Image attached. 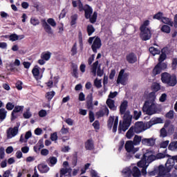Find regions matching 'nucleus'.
Masks as SVG:
<instances>
[{"mask_svg":"<svg viewBox=\"0 0 177 177\" xmlns=\"http://www.w3.org/2000/svg\"><path fill=\"white\" fill-rule=\"evenodd\" d=\"M72 6L73 8H77L79 12H84V17L86 19H91V16H92V13H93L92 7L88 4H86L84 7V4L81 0H73Z\"/></svg>","mask_w":177,"mask_h":177,"instance_id":"nucleus-1","label":"nucleus"},{"mask_svg":"<svg viewBox=\"0 0 177 177\" xmlns=\"http://www.w3.org/2000/svg\"><path fill=\"white\" fill-rule=\"evenodd\" d=\"M142 113L147 115H153V114H160L161 107L154 102L145 101L142 106Z\"/></svg>","mask_w":177,"mask_h":177,"instance_id":"nucleus-2","label":"nucleus"},{"mask_svg":"<svg viewBox=\"0 0 177 177\" xmlns=\"http://www.w3.org/2000/svg\"><path fill=\"white\" fill-rule=\"evenodd\" d=\"M165 49V48L162 49V54L158 58V63L155 66L152 71L153 77L158 75V74H161L162 71L167 70V65L163 62L164 60L167 59V54L164 52Z\"/></svg>","mask_w":177,"mask_h":177,"instance_id":"nucleus-3","label":"nucleus"},{"mask_svg":"<svg viewBox=\"0 0 177 177\" xmlns=\"http://www.w3.org/2000/svg\"><path fill=\"white\" fill-rule=\"evenodd\" d=\"M161 81L162 84H166L168 86H175L177 84L176 76L165 72L161 73Z\"/></svg>","mask_w":177,"mask_h":177,"instance_id":"nucleus-4","label":"nucleus"},{"mask_svg":"<svg viewBox=\"0 0 177 177\" xmlns=\"http://www.w3.org/2000/svg\"><path fill=\"white\" fill-rule=\"evenodd\" d=\"M41 23L44 31L48 34V35H53L52 27H55L56 26V21L55 19L53 18H49L47 19V22L46 19H41Z\"/></svg>","mask_w":177,"mask_h":177,"instance_id":"nucleus-5","label":"nucleus"},{"mask_svg":"<svg viewBox=\"0 0 177 177\" xmlns=\"http://www.w3.org/2000/svg\"><path fill=\"white\" fill-rule=\"evenodd\" d=\"M107 127L109 129L113 128V133L117 132V128L118 127V116H110L107 121Z\"/></svg>","mask_w":177,"mask_h":177,"instance_id":"nucleus-6","label":"nucleus"},{"mask_svg":"<svg viewBox=\"0 0 177 177\" xmlns=\"http://www.w3.org/2000/svg\"><path fill=\"white\" fill-rule=\"evenodd\" d=\"M19 127L20 124L17 123V125L14 127V128L10 127L7 130V139H12V138H15V136L19 133Z\"/></svg>","mask_w":177,"mask_h":177,"instance_id":"nucleus-7","label":"nucleus"},{"mask_svg":"<svg viewBox=\"0 0 177 177\" xmlns=\"http://www.w3.org/2000/svg\"><path fill=\"white\" fill-rule=\"evenodd\" d=\"M23 110H24V106H15L14 109L12 110L11 113V118L10 120L11 121H15L19 117V115H17V113H20L21 111L22 112Z\"/></svg>","mask_w":177,"mask_h":177,"instance_id":"nucleus-8","label":"nucleus"},{"mask_svg":"<svg viewBox=\"0 0 177 177\" xmlns=\"http://www.w3.org/2000/svg\"><path fill=\"white\" fill-rule=\"evenodd\" d=\"M100 48H102V40L100 37H97L91 45V49L93 53H97V49H100Z\"/></svg>","mask_w":177,"mask_h":177,"instance_id":"nucleus-9","label":"nucleus"},{"mask_svg":"<svg viewBox=\"0 0 177 177\" xmlns=\"http://www.w3.org/2000/svg\"><path fill=\"white\" fill-rule=\"evenodd\" d=\"M142 41H149L151 38V31L150 29H140Z\"/></svg>","mask_w":177,"mask_h":177,"instance_id":"nucleus-10","label":"nucleus"},{"mask_svg":"<svg viewBox=\"0 0 177 177\" xmlns=\"http://www.w3.org/2000/svg\"><path fill=\"white\" fill-rule=\"evenodd\" d=\"M126 60L129 64H135L138 62V57L135 53H130L126 55Z\"/></svg>","mask_w":177,"mask_h":177,"instance_id":"nucleus-11","label":"nucleus"},{"mask_svg":"<svg viewBox=\"0 0 177 177\" xmlns=\"http://www.w3.org/2000/svg\"><path fill=\"white\" fill-rule=\"evenodd\" d=\"M39 70H41V68L38 65L35 66L32 70V74L37 81L42 78V75H41Z\"/></svg>","mask_w":177,"mask_h":177,"instance_id":"nucleus-12","label":"nucleus"},{"mask_svg":"<svg viewBox=\"0 0 177 177\" xmlns=\"http://www.w3.org/2000/svg\"><path fill=\"white\" fill-rule=\"evenodd\" d=\"M142 145H143L144 146H148L150 147H153V146H154V145H156V139H154L153 138H142Z\"/></svg>","mask_w":177,"mask_h":177,"instance_id":"nucleus-13","label":"nucleus"},{"mask_svg":"<svg viewBox=\"0 0 177 177\" xmlns=\"http://www.w3.org/2000/svg\"><path fill=\"white\" fill-rule=\"evenodd\" d=\"M145 130V124H143V122H136L135 123L134 132L136 133H140V132H143Z\"/></svg>","mask_w":177,"mask_h":177,"instance_id":"nucleus-14","label":"nucleus"},{"mask_svg":"<svg viewBox=\"0 0 177 177\" xmlns=\"http://www.w3.org/2000/svg\"><path fill=\"white\" fill-rule=\"evenodd\" d=\"M86 106V109L88 110H92L93 109V97L92 96V94L87 95Z\"/></svg>","mask_w":177,"mask_h":177,"instance_id":"nucleus-15","label":"nucleus"},{"mask_svg":"<svg viewBox=\"0 0 177 177\" xmlns=\"http://www.w3.org/2000/svg\"><path fill=\"white\" fill-rule=\"evenodd\" d=\"M123 124L131 125L132 122V115H131L129 111H127L125 113H123Z\"/></svg>","mask_w":177,"mask_h":177,"instance_id":"nucleus-16","label":"nucleus"},{"mask_svg":"<svg viewBox=\"0 0 177 177\" xmlns=\"http://www.w3.org/2000/svg\"><path fill=\"white\" fill-rule=\"evenodd\" d=\"M106 104L110 110H112V111H115V110H117V106H115V101H114V100L108 98L106 100Z\"/></svg>","mask_w":177,"mask_h":177,"instance_id":"nucleus-17","label":"nucleus"},{"mask_svg":"<svg viewBox=\"0 0 177 177\" xmlns=\"http://www.w3.org/2000/svg\"><path fill=\"white\" fill-rule=\"evenodd\" d=\"M128 108V101H123L120 106V114L124 115L127 113V109Z\"/></svg>","mask_w":177,"mask_h":177,"instance_id":"nucleus-18","label":"nucleus"},{"mask_svg":"<svg viewBox=\"0 0 177 177\" xmlns=\"http://www.w3.org/2000/svg\"><path fill=\"white\" fill-rule=\"evenodd\" d=\"M124 69H122L120 71L119 75L118 76V79H117V84H121L122 85H125V77H124Z\"/></svg>","mask_w":177,"mask_h":177,"instance_id":"nucleus-19","label":"nucleus"},{"mask_svg":"<svg viewBox=\"0 0 177 177\" xmlns=\"http://www.w3.org/2000/svg\"><path fill=\"white\" fill-rule=\"evenodd\" d=\"M110 111H109V108L105 107L103 110L101 109L99 111L96 112L95 115L97 118H101V117H104V114L109 115Z\"/></svg>","mask_w":177,"mask_h":177,"instance_id":"nucleus-20","label":"nucleus"},{"mask_svg":"<svg viewBox=\"0 0 177 177\" xmlns=\"http://www.w3.org/2000/svg\"><path fill=\"white\" fill-rule=\"evenodd\" d=\"M86 150H93L95 149V144H93V140L90 138L84 143Z\"/></svg>","mask_w":177,"mask_h":177,"instance_id":"nucleus-21","label":"nucleus"},{"mask_svg":"<svg viewBox=\"0 0 177 177\" xmlns=\"http://www.w3.org/2000/svg\"><path fill=\"white\" fill-rule=\"evenodd\" d=\"M133 146H135V145L133 144V141L132 140L127 141L124 145L126 151H127V153H131V151H132V150L133 149Z\"/></svg>","mask_w":177,"mask_h":177,"instance_id":"nucleus-22","label":"nucleus"},{"mask_svg":"<svg viewBox=\"0 0 177 177\" xmlns=\"http://www.w3.org/2000/svg\"><path fill=\"white\" fill-rule=\"evenodd\" d=\"M161 21L162 23H163V24H165V26H169L170 27H174V21H172V19L171 18L163 17Z\"/></svg>","mask_w":177,"mask_h":177,"instance_id":"nucleus-23","label":"nucleus"},{"mask_svg":"<svg viewBox=\"0 0 177 177\" xmlns=\"http://www.w3.org/2000/svg\"><path fill=\"white\" fill-rule=\"evenodd\" d=\"M129 127H131V124H124L123 122V124H121V122H120L119 124V127H118V133H121L123 131V132H125V131H127Z\"/></svg>","mask_w":177,"mask_h":177,"instance_id":"nucleus-24","label":"nucleus"},{"mask_svg":"<svg viewBox=\"0 0 177 177\" xmlns=\"http://www.w3.org/2000/svg\"><path fill=\"white\" fill-rule=\"evenodd\" d=\"M131 175L133 177H140L142 176V173L140 169H139L138 167L135 166L131 170Z\"/></svg>","mask_w":177,"mask_h":177,"instance_id":"nucleus-25","label":"nucleus"},{"mask_svg":"<svg viewBox=\"0 0 177 177\" xmlns=\"http://www.w3.org/2000/svg\"><path fill=\"white\" fill-rule=\"evenodd\" d=\"M37 169L41 172V174H46L48 171H49V167L46 165H39L37 167Z\"/></svg>","mask_w":177,"mask_h":177,"instance_id":"nucleus-26","label":"nucleus"},{"mask_svg":"<svg viewBox=\"0 0 177 177\" xmlns=\"http://www.w3.org/2000/svg\"><path fill=\"white\" fill-rule=\"evenodd\" d=\"M8 115V111L5 108L0 109V121L2 122L6 119Z\"/></svg>","mask_w":177,"mask_h":177,"instance_id":"nucleus-27","label":"nucleus"},{"mask_svg":"<svg viewBox=\"0 0 177 177\" xmlns=\"http://www.w3.org/2000/svg\"><path fill=\"white\" fill-rule=\"evenodd\" d=\"M167 153V149H165L163 153H158L156 154V158L157 160H161L162 158H165V157H167V158H171V155H169Z\"/></svg>","mask_w":177,"mask_h":177,"instance_id":"nucleus-28","label":"nucleus"},{"mask_svg":"<svg viewBox=\"0 0 177 177\" xmlns=\"http://www.w3.org/2000/svg\"><path fill=\"white\" fill-rule=\"evenodd\" d=\"M133 135H135V127L132 126L127 132L126 137L127 138V139H132Z\"/></svg>","mask_w":177,"mask_h":177,"instance_id":"nucleus-29","label":"nucleus"},{"mask_svg":"<svg viewBox=\"0 0 177 177\" xmlns=\"http://www.w3.org/2000/svg\"><path fill=\"white\" fill-rule=\"evenodd\" d=\"M52 53L49 51L44 52L41 54V59H43L46 62H48L50 59Z\"/></svg>","mask_w":177,"mask_h":177,"instance_id":"nucleus-30","label":"nucleus"},{"mask_svg":"<svg viewBox=\"0 0 177 177\" xmlns=\"http://www.w3.org/2000/svg\"><path fill=\"white\" fill-rule=\"evenodd\" d=\"M160 31L165 34H169L171 32V27L169 25H162L160 28Z\"/></svg>","mask_w":177,"mask_h":177,"instance_id":"nucleus-31","label":"nucleus"},{"mask_svg":"<svg viewBox=\"0 0 177 177\" xmlns=\"http://www.w3.org/2000/svg\"><path fill=\"white\" fill-rule=\"evenodd\" d=\"M168 149L171 150V151H177V141L170 142Z\"/></svg>","mask_w":177,"mask_h":177,"instance_id":"nucleus-32","label":"nucleus"},{"mask_svg":"<svg viewBox=\"0 0 177 177\" xmlns=\"http://www.w3.org/2000/svg\"><path fill=\"white\" fill-rule=\"evenodd\" d=\"M142 136L136 135L133 138V143L134 146H138V145H140V142L142 143Z\"/></svg>","mask_w":177,"mask_h":177,"instance_id":"nucleus-33","label":"nucleus"},{"mask_svg":"<svg viewBox=\"0 0 177 177\" xmlns=\"http://www.w3.org/2000/svg\"><path fill=\"white\" fill-rule=\"evenodd\" d=\"M56 93L54 91L47 92L46 93V98L47 99V100H48V102H50V100L53 99Z\"/></svg>","mask_w":177,"mask_h":177,"instance_id":"nucleus-34","label":"nucleus"},{"mask_svg":"<svg viewBox=\"0 0 177 177\" xmlns=\"http://www.w3.org/2000/svg\"><path fill=\"white\" fill-rule=\"evenodd\" d=\"M156 92H151L148 95L149 100H147V102H151V103H154V102H156Z\"/></svg>","mask_w":177,"mask_h":177,"instance_id":"nucleus-35","label":"nucleus"},{"mask_svg":"<svg viewBox=\"0 0 177 177\" xmlns=\"http://www.w3.org/2000/svg\"><path fill=\"white\" fill-rule=\"evenodd\" d=\"M164 13L161 12H158L153 16V20H158L159 21H162V18L164 17Z\"/></svg>","mask_w":177,"mask_h":177,"instance_id":"nucleus-36","label":"nucleus"},{"mask_svg":"<svg viewBox=\"0 0 177 177\" xmlns=\"http://www.w3.org/2000/svg\"><path fill=\"white\" fill-rule=\"evenodd\" d=\"M68 172H71V168H62L59 171V177L64 176V175H66V174H68Z\"/></svg>","mask_w":177,"mask_h":177,"instance_id":"nucleus-37","label":"nucleus"},{"mask_svg":"<svg viewBox=\"0 0 177 177\" xmlns=\"http://www.w3.org/2000/svg\"><path fill=\"white\" fill-rule=\"evenodd\" d=\"M88 19L90 20V23L95 24V23H96V20H97V12L95 11L93 15H91Z\"/></svg>","mask_w":177,"mask_h":177,"instance_id":"nucleus-38","label":"nucleus"},{"mask_svg":"<svg viewBox=\"0 0 177 177\" xmlns=\"http://www.w3.org/2000/svg\"><path fill=\"white\" fill-rule=\"evenodd\" d=\"M150 53H151V55H153V56H156V55H160V53H161V51H160V50L154 48V47H150L149 49Z\"/></svg>","mask_w":177,"mask_h":177,"instance_id":"nucleus-39","label":"nucleus"},{"mask_svg":"<svg viewBox=\"0 0 177 177\" xmlns=\"http://www.w3.org/2000/svg\"><path fill=\"white\" fill-rule=\"evenodd\" d=\"M96 30L93 27V25H88L87 26V33L88 37H91L93 32H95Z\"/></svg>","mask_w":177,"mask_h":177,"instance_id":"nucleus-40","label":"nucleus"},{"mask_svg":"<svg viewBox=\"0 0 177 177\" xmlns=\"http://www.w3.org/2000/svg\"><path fill=\"white\" fill-rule=\"evenodd\" d=\"M122 173L124 174V177L132 176V170H131L129 168L124 169Z\"/></svg>","mask_w":177,"mask_h":177,"instance_id":"nucleus-41","label":"nucleus"},{"mask_svg":"<svg viewBox=\"0 0 177 177\" xmlns=\"http://www.w3.org/2000/svg\"><path fill=\"white\" fill-rule=\"evenodd\" d=\"M71 26H75V24H77V20L78 19V15L77 14H75L71 17Z\"/></svg>","mask_w":177,"mask_h":177,"instance_id":"nucleus-42","label":"nucleus"},{"mask_svg":"<svg viewBox=\"0 0 177 177\" xmlns=\"http://www.w3.org/2000/svg\"><path fill=\"white\" fill-rule=\"evenodd\" d=\"M151 89L153 91V92H158L160 89H161V86H160V84L158 83H154L152 86Z\"/></svg>","mask_w":177,"mask_h":177,"instance_id":"nucleus-43","label":"nucleus"},{"mask_svg":"<svg viewBox=\"0 0 177 177\" xmlns=\"http://www.w3.org/2000/svg\"><path fill=\"white\" fill-rule=\"evenodd\" d=\"M6 109L8 111H12V110H13V109H15V103L8 102L6 105Z\"/></svg>","mask_w":177,"mask_h":177,"instance_id":"nucleus-44","label":"nucleus"},{"mask_svg":"<svg viewBox=\"0 0 177 177\" xmlns=\"http://www.w3.org/2000/svg\"><path fill=\"white\" fill-rule=\"evenodd\" d=\"M142 115V111H133V118L134 120H139L140 118V116Z\"/></svg>","mask_w":177,"mask_h":177,"instance_id":"nucleus-45","label":"nucleus"},{"mask_svg":"<svg viewBox=\"0 0 177 177\" xmlns=\"http://www.w3.org/2000/svg\"><path fill=\"white\" fill-rule=\"evenodd\" d=\"M150 24V21L146 20L143 22L142 25L140 27V30H146V29H149L147 28V26Z\"/></svg>","mask_w":177,"mask_h":177,"instance_id":"nucleus-46","label":"nucleus"},{"mask_svg":"<svg viewBox=\"0 0 177 177\" xmlns=\"http://www.w3.org/2000/svg\"><path fill=\"white\" fill-rule=\"evenodd\" d=\"M49 160V162L50 164H51V165H56V164L57 163V158L55 157V156H51L48 158Z\"/></svg>","mask_w":177,"mask_h":177,"instance_id":"nucleus-47","label":"nucleus"},{"mask_svg":"<svg viewBox=\"0 0 177 177\" xmlns=\"http://www.w3.org/2000/svg\"><path fill=\"white\" fill-rule=\"evenodd\" d=\"M9 39L12 42H15V41H18L19 35H17V34H12L9 36Z\"/></svg>","mask_w":177,"mask_h":177,"instance_id":"nucleus-48","label":"nucleus"},{"mask_svg":"<svg viewBox=\"0 0 177 177\" xmlns=\"http://www.w3.org/2000/svg\"><path fill=\"white\" fill-rule=\"evenodd\" d=\"M166 118H169V120H174V111L170 110L165 115Z\"/></svg>","mask_w":177,"mask_h":177,"instance_id":"nucleus-49","label":"nucleus"},{"mask_svg":"<svg viewBox=\"0 0 177 177\" xmlns=\"http://www.w3.org/2000/svg\"><path fill=\"white\" fill-rule=\"evenodd\" d=\"M168 145H169V140L163 141L160 144V149H167V147H168Z\"/></svg>","mask_w":177,"mask_h":177,"instance_id":"nucleus-50","label":"nucleus"},{"mask_svg":"<svg viewBox=\"0 0 177 177\" xmlns=\"http://www.w3.org/2000/svg\"><path fill=\"white\" fill-rule=\"evenodd\" d=\"M71 52L72 53L71 54L72 56H75V55L77 54V42H75L73 44V47H72V48L71 50Z\"/></svg>","mask_w":177,"mask_h":177,"instance_id":"nucleus-51","label":"nucleus"},{"mask_svg":"<svg viewBox=\"0 0 177 177\" xmlns=\"http://www.w3.org/2000/svg\"><path fill=\"white\" fill-rule=\"evenodd\" d=\"M72 74L73 77L75 78H78V67L73 66Z\"/></svg>","mask_w":177,"mask_h":177,"instance_id":"nucleus-52","label":"nucleus"},{"mask_svg":"<svg viewBox=\"0 0 177 177\" xmlns=\"http://www.w3.org/2000/svg\"><path fill=\"white\" fill-rule=\"evenodd\" d=\"M148 160H150V162L152 161H156V160H157V155H153L149 152Z\"/></svg>","mask_w":177,"mask_h":177,"instance_id":"nucleus-53","label":"nucleus"},{"mask_svg":"<svg viewBox=\"0 0 177 177\" xmlns=\"http://www.w3.org/2000/svg\"><path fill=\"white\" fill-rule=\"evenodd\" d=\"M15 86L18 91H21L23 89V82L20 80L17 81Z\"/></svg>","mask_w":177,"mask_h":177,"instance_id":"nucleus-54","label":"nucleus"},{"mask_svg":"<svg viewBox=\"0 0 177 177\" xmlns=\"http://www.w3.org/2000/svg\"><path fill=\"white\" fill-rule=\"evenodd\" d=\"M88 118L90 120V122H93V121H95V113H93V111H89Z\"/></svg>","mask_w":177,"mask_h":177,"instance_id":"nucleus-55","label":"nucleus"},{"mask_svg":"<svg viewBox=\"0 0 177 177\" xmlns=\"http://www.w3.org/2000/svg\"><path fill=\"white\" fill-rule=\"evenodd\" d=\"M77 162H78V157L77 155H75L72 158V165H73V167H77Z\"/></svg>","mask_w":177,"mask_h":177,"instance_id":"nucleus-56","label":"nucleus"},{"mask_svg":"<svg viewBox=\"0 0 177 177\" xmlns=\"http://www.w3.org/2000/svg\"><path fill=\"white\" fill-rule=\"evenodd\" d=\"M167 135H168V133L167 132V130H165V128H162L160 129V136H162V138H166Z\"/></svg>","mask_w":177,"mask_h":177,"instance_id":"nucleus-57","label":"nucleus"},{"mask_svg":"<svg viewBox=\"0 0 177 177\" xmlns=\"http://www.w3.org/2000/svg\"><path fill=\"white\" fill-rule=\"evenodd\" d=\"M30 23L32 26H38V24H39V20L38 19L32 18L30 19Z\"/></svg>","mask_w":177,"mask_h":177,"instance_id":"nucleus-58","label":"nucleus"},{"mask_svg":"<svg viewBox=\"0 0 177 177\" xmlns=\"http://www.w3.org/2000/svg\"><path fill=\"white\" fill-rule=\"evenodd\" d=\"M93 127L94 129H100V123H99V120H95L93 123Z\"/></svg>","mask_w":177,"mask_h":177,"instance_id":"nucleus-59","label":"nucleus"},{"mask_svg":"<svg viewBox=\"0 0 177 177\" xmlns=\"http://www.w3.org/2000/svg\"><path fill=\"white\" fill-rule=\"evenodd\" d=\"M167 100V93H162L161 96L159 98V101L161 102V103H164Z\"/></svg>","mask_w":177,"mask_h":177,"instance_id":"nucleus-60","label":"nucleus"},{"mask_svg":"<svg viewBox=\"0 0 177 177\" xmlns=\"http://www.w3.org/2000/svg\"><path fill=\"white\" fill-rule=\"evenodd\" d=\"M171 67L173 70H176L177 67V58H174L171 63Z\"/></svg>","mask_w":177,"mask_h":177,"instance_id":"nucleus-61","label":"nucleus"},{"mask_svg":"<svg viewBox=\"0 0 177 177\" xmlns=\"http://www.w3.org/2000/svg\"><path fill=\"white\" fill-rule=\"evenodd\" d=\"M47 112L46 110L41 109L39 111V116L41 118L46 117Z\"/></svg>","mask_w":177,"mask_h":177,"instance_id":"nucleus-62","label":"nucleus"},{"mask_svg":"<svg viewBox=\"0 0 177 177\" xmlns=\"http://www.w3.org/2000/svg\"><path fill=\"white\" fill-rule=\"evenodd\" d=\"M31 113L28 110L27 111L24 113V118L28 120V118H31Z\"/></svg>","mask_w":177,"mask_h":177,"instance_id":"nucleus-63","label":"nucleus"},{"mask_svg":"<svg viewBox=\"0 0 177 177\" xmlns=\"http://www.w3.org/2000/svg\"><path fill=\"white\" fill-rule=\"evenodd\" d=\"M50 139L53 142H55V140H57V133L55 132L53 133H51Z\"/></svg>","mask_w":177,"mask_h":177,"instance_id":"nucleus-64","label":"nucleus"}]
</instances>
